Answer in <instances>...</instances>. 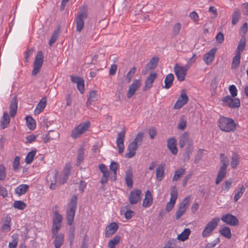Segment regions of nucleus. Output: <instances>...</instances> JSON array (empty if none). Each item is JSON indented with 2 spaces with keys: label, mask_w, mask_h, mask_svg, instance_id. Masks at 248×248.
I'll return each instance as SVG.
<instances>
[{
  "label": "nucleus",
  "mask_w": 248,
  "mask_h": 248,
  "mask_svg": "<svg viewBox=\"0 0 248 248\" xmlns=\"http://www.w3.org/2000/svg\"><path fill=\"white\" fill-rule=\"evenodd\" d=\"M77 206V197L75 195H73L70 200V201L67 204V208L66 210V219L68 225H71L72 224L75 212Z\"/></svg>",
  "instance_id": "1"
},
{
  "label": "nucleus",
  "mask_w": 248,
  "mask_h": 248,
  "mask_svg": "<svg viewBox=\"0 0 248 248\" xmlns=\"http://www.w3.org/2000/svg\"><path fill=\"white\" fill-rule=\"evenodd\" d=\"M218 126L220 130L225 132H230L235 128V124L234 121L229 118L221 117L218 122Z\"/></svg>",
  "instance_id": "2"
},
{
  "label": "nucleus",
  "mask_w": 248,
  "mask_h": 248,
  "mask_svg": "<svg viewBox=\"0 0 248 248\" xmlns=\"http://www.w3.org/2000/svg\"><path fill=\"white\" fill-rule=\"evenodd\" d=\"M220 221V218L218 217H216L212 218L205 226L202 232V236L204 238L211 236L214 231L217 227Z\"/></svg>",
  "instance_id": "3"
},
{
  "label": "nucleus",
  "mask_w": 248,
  "mask_h": 248,
  "mask_svg": "<svg viewBox=\"0 0 248 248\" xmlns=\"http://www.w3.org/2000/svg\"><path fill=\"white\" fill-rule=\"evenodd\" d=\"M70 166L69 165H66L64 169V176L60 178V180L58 179V174H54L53 175V180L51 181V183L50 185V188L51 189H55L56 188L57 184H63L65 183L67 180L68 176L70 175Z\"/></svg>",
  "instance_id": "4"
},
{
  "label": "nucleus",
  "mask_w": 248,
  "mask_h": 248,
  "mask_svg": "<svg viewBox=\"0 0 248 248\" xmlns=\"http://www.w3.org/2000/svg\"><path fill=\"white\" fill-rule=\"evenodd\" d=\"M62 217L58 212L55 211L52 216V226L51 232L53 235L57 234L61 228Z\"/></svg>",
  "instance_id": "5"
},
{
  "label": "nucleus",
  "mask_w": 248,
  "mask_h": 248,
  "mask_svg": "<svg viewBox=\"0 0 248 248\" xmlns=\"http://www.w3.org/2000/svg\"><path fill=\"white\" fill-rule=\"evenodd\" d=\"M90 126V123L89 121L79 124L73 130L71 133V137L73 139H77L79 137L88 130Z\"/></svg>",
  "instance_id": "6"
},
{
  "label": "nucleus",
  "mask_w": 248,
  "mask_h": 248,
  "mask_svg": "<svg viewBox=\"0 0 248 248\" xmlns=\"http://www.w3.org/2000/svg\"><path fill=\"white\" fill-rule=\"evenodd\" d=\"M222 105L231 108H237L240 106V100L234 97L227 95L222 99Z\"/></svg>",
  "instance_id": "7"
},
{
  "label": "nucleus",
  "mask_w": 248,
  "mask_h": 248,
  "mask_svg": "<svg viewBox=\"0 0 248 248\" xmlns=\"http://www.w3.org/2000/svg\"><path fill=\"white\" fill-rule=\"evenodd\" d=\"M44 62V56L41 51H39L35 57L33 63V68L32 71V75H36L39 72Z\"/></svg>",
  "instance_id": "8"
},
{
  "label": "nucleus",
  "mask_w": 248,
  "mask_h": 248,
  "mask_svg": "<svg viewBox=\"0 0 248 248\" xmlns=\"http://www.w3.org/2000/svg\"><path fill=\"white\" fill-rule=\"evenodd\" d=\"M188 69V66H181L177 64L175 65L174 70L179 81H183L185 80L186 72Z\"/></svg>",
  "instance_id": "9"
},
{
  "label": "nucleus",
  "mask_w": 248,
  "mask_h": 248,
  "mask_svg": "<svg viewBox=\"0 0 248 248\" xmlns=\"http://www.w3.org/2000/svg\"><path fill=\"white\" fill-rule=\"evenodd\" d=\"M170 194V201L167 203L166 206V210L168 212L172 209L178 197V192L176 187L173 186L171 188Z\"/></svg>",
  "instance_id": "10"
},
{
  "label": "nucleus",
  "mask_w": 248,
  "mask_h": 248,
  "mask_svg": "<svg viewBox=\"0 0 248 248\" xmlns=\"http://www.w3.org/2000/svg\"><path fill=\"white\" fill-rule=\"evenodd\" d=\"M220 219L231 226H237L239 223L238 218L235 216L229 213L223 215Z\"/></svg>",
  "instance_id": "11"
},
{
  "label": "nucleus",
  "mask_w": 248,
  "mask_h": 248,
  "mask_svg": "<svg viewBox=\"0 0 248 248\" xmlns=\"http://www.w3.org/2000/svg\"><path fill=\"white\" fill-rule=\"evenodd\" d=\"M188 100V96L185 90L182 91L180 96L174 105V108L175 109H180L186 104Z\"/></svg>",
  "instance_id": "12"
},
{
  "label": "nucleus",
  "mask_w": 248,
  "mask_h": 248,
  "mask_svg": "<svg viewBox=\"0 0 248 248\" xmlns=\"http://www.w3.org/2000/svg\"><path fill=\"white\" fill-rule=\"evenodd\" d=\"M140 79L134 80L132 83L129 86V89L127 92V98H131L135 94L136 91L140 88Z\"/></svg>",
  "instance_id": "13"
},
{
  "label": "nucleus",
  "mask_w": 248,
  "mask_h": 248,
  "mask_svg": "<svg viewBox=\"0 0 248 248\" xmlns=\"http://www.w3.org/2000/svg\"><path fill=\"white\" fill-rule=\"evenodd\" d=\"M125 135V131L124 130L121 131L117 135L116 143L118 149V152L120 154L122 153L124 151Z\"/></svg>",
  "instance_id": "14"
},
{
  "label": "nucleus",
  "mask_w": 248,
  "mask_h": 248,
  "mask_svg": "<svg viewBox=\"0 0 248 248\" xmlns=\"http://www.w3.org/2000/svg\"><path fill=\"white\" fill-rule=\"evenodd\" d=\"M141 198V191L139 189H135L130 192L128 198L129 202L131 204L137 203Z\"/></svg>",
  "instance_id": "15"
},
{
  "label": "nucleus",
  "mask_w": 248,
  "mask_h": 248,
  "mask_svg": "<svg viewBox=\"0 0 248 248\" xmlns=\"http://www.w3.org/2000/svg\"><path fill=\"white\" fill-rule=\"evenodd\" d=\"M217 50L216 48H213L203 55V60L207 65L211 64L214 61Z\"/></svg>",
  "instance_id": "16"
},
{
  "label": "nucleus",
  "mask_w": 248,
  "mask_h": 248,
  "mask_svg": "<svg viewBox=\"0 0 248 248\" xmlns=\"http://www.w3.org/2000/svg\"><path fill=\"white\" fill-rule=\"evenodd\" d=\"M70 78L73 82L77 84V88L80 93H83L85 90L84 81L83 79L79 77L73 76H71Z\"/></svg>",
  "instance_id": "17"
},
{
  "label": "nucleus",
  "mask_w": 248,
  "mask_h": 248,
  "mask_svg": "<svg viewBox=\"0 0 248 248\" xmlns=\"http://www.w3.org/2000/svg\"><path fill=\"white\" fill-rule=\"evenodd\" d=\"M98 168L100 170V171L103 174V176L101 178L100 182L102 184H104L106 183L108 180L109 177V171L108 170V168L106 165L103 164H99L98 166Z\"/></svg>",
  "instance_id": "18"
},
{
  "label": "nucleus",
  "mask_w": 248,
  "mask_h": 248,
  "mask_svg": "<svg viewBox=\"0 0 248 248\" xmlns=\"http://www.w3.org/2000/svg\"><path fill=\"white\" fill-rule=\"evenodd\" d=\"M118 229V225L116 222H112L108 225L105 229V236L109 237L114 234Z\"/></svg>",
  "instance_id": "19"
},
{
  "label": "nucleus",
  "mask_w": 248,
  "mask_h": 248,
  "mask_svg": "<svg viewBox=\"0 0 248 248\" xmlns=\"http://www.w3.org/2000/svg\"><path fill=\"white\" fill-rule=\"evenodd\" d=\"M157 77V74L155 73H151L147 78L145 82V86L143 88V91H146L150 89L153 84Z\"/></svg>",
  "instance_id": "20"
},
{
  "label": "nucleus",
  "mask_w": 248,
  "mask_h": 248,
  "mask_svg": "<svg viewBox=\"0 0 248 248\" xmlns=\"http://www.w3.org/2000/svg\"><path fill=\"white\" fill-rule=\"evenodd\" d=\"M176 145L177 141L174 138H170L168 140L167 147L170 152L174 155H176L178 153Z\"/></svg>",
  "instance_id": "21"
},
{
  "label": "nucleus",
  "mask_w": 248,
  "mask_h": 248,
  "mask_svg": "<svg viewBox=\"0 0 248 248\" xmlns=\"http://www.w3.org/2000/svg\"><path fill=\"white\" fill-rule=\"evenodd\" d=\"M165 165L164 164H159L155 170L156 179L158 181H161L165 175Z\"/></svg>",
  "instance_id": "22"
},
{
  "label": "nucleus",
  "mask_w": 248,
  "mask_h": 248,
  "mask_svg": "<svg viewBox=\"0 0 248 248\" xmlns=\"http://www.w3.org/2000/svg\"><path fill=\"white\" fill-rule=\"evenodd\" d=\"M85 15L83 13L79 14L76 19V29L78 31H81L84 27V19L85 18Z\"/></svg>",
  "instance_id": "23"
},
{
  "label": "nucleus",
  "mask_w": 248,
  "mask_h": 248,
  "mask_svg": "<svg viewBox=\"0 0 248 248\" xmlns=\"http://www.w3.org/2000/svg\"><path fill=\"white\" fill-rule=\"evenodd\" d=\"M138 148V146L134 143L130 142L127 147L128 152L125 154V157L127 158H130L134 156Z\"/></svg>",
  "instance_id": "24"
},
{
  "label": "nucleus",
  "mask_w": 248,
  "mask_h": 248,
  "mask_svg": "<svg viewBox=\"0 0 248 248\" xmlns=\"http://www.w3.org/2000/svg\"><path fill=\"white\" fill-rule=\"evenodd\" d=\"M153 196L151 192L149 190H147L143 201L142 206L144 208L150 207L153 203Z\"/></svg>",
  "instance_id": "25"
},
{
  "label": "nucleus",
  "mask_w": 248,
  "mask_h": 248,
  "mask_svg": "<svg viewBox=\"0 0 248 248\" xmlns=\"http://www.w3.org/2000/svg\"><path fill=\"white\" fill-rule=\"evenodd\" d=\"M192 142L191 140L189 138L188 133H184L180 138L179 145L181 148L184 147L186 144L188 145Z\"/></svg>",
  "instance_id": "26"
},
{
  "label": "nucleus",
  "mask_w": 248,
  "mask_h": 248,
  "mask_svg": "<svg viewBox=\"0 0 248 248\" xmlns=\"http://www.w3.org/2000/svg\"><path fill=\"white\" fill-rule=\"evenodd\" d=\"M52 237L54 238L53 243L55 248H60L64 242V235L62 233H58L54 235H52Z\"/></svg>",
  "instance_id": "27"
},
{
  "label": "nucleus",
  "mask_w": 248,
  "mask_h": 248,
  "mask_svg": "<svg viewBox=\"0 0 248 248\" xmlns=\"http://www.w3.org/2000/svg\"><path fill=\"white\" fill-rule=\"evenodd\" d=\"M29 188V186L26 184L19 185L15 189V193L18 196L25 194Z\"/></svg>",
  "instance_id": "28"
},
{
  "label": "nucleus",
  "mask_w": 248,
  "mask_h": 248,
  "mask_svg": "<svg viewBox=\"0 0 248 248\" xmlns=\"http://www.w3.org/2000/svg\"><path fill=\"white\" fill-rule=\"evenodd\" d=\"M125 181L127 186L131 188L133 186V172L131 169L127 170L125 172Z\"/></svg>",
  "instance_id": "29"
},
{
  "label": "nucleus",
  "mask_w": 248,
  "mask_h": 248,
  "mask_svg": "<svg viewBox=\"0 0 248 248\" xmlns=\"http://www.w3.org/2000/svg\"><path fill=\"white\" fill-rule=\"evenodd\" d=\"M9 108L10 116L14 117L16 115L17 109V102L16 98L12 99Z\"/></svg>",
  "instance_id": "30"
},
{
  "label": "nucleus",
  "mask_w": 248,
  "mask_h": 248,
  "mask_svg": "<svg viewBox=\"0 0 248 248\" xmlns=\"http://www.w3.org/2000/svg\"><path fill=\"white\" fill-rule=\"evenodd\" d=\"M46 104V98H43L37 105V106L34 111L35 114H38L42 112L45 108Z\"/></svg>",
  "instance_id": "31"
},
{
  "label": "nucleus",
  "mask_w": 248,
  "mask_h": 248,
  "mask_svg": "<svg viewBox=\"0 0 248 248\" xmlns=\"http://www.w3.org/2000/svg\"><path fill=\"white\" fill-rule=\"evenodd\" d=\"M219 233L227 239H230L232 237L231 229L228 226H224L220 227L219 230Z\"/></svg>",
  "instance_id": "32"
},
{
  "label": "nucleus",
  "mask_w": 248,
  "mask_h": 248,
  "mask_svg": "<svg viewBox=\"0 0 248 248\" xmlns=\"http://www.w3.org/2000/svg\"><path fill=\"white\" fill-rule=\"evenodd\" d=\"M10 119L7 111H4L0 121V127L2 129H4L9 125Z\"/></svg>",
  "instance_id": "33"
},
{
  "label": "nucleus",
  "mask_w": 248,
  "mask_h": 248,
  "mask_svg": "<svg viewBox=\"0 0 248 248\" xmlns=\"http://www.w3.org/2000/svg\"><path fill=\"white\" fill-rule=\"evenodd\" d=\"M227 168L224 167H220L218 171V173L216 180V184L218 185L220 182L222 181L225 177L226 174Z\"/></svg>",
  "instance_id": "34"
},
{
  "label": "nucleus",
  "mask_w": 248,
  "mask_h": 248,
  "mask_svg": "<svg viewBox=\"0 0 248 248\" xmlns=\"http://www.w3.org/2000/svg\"><path fill=\"white\" fill-rule=\"evenodd\" d=\"M245 191V187L243 185H239L237 189L235 191L234 201L237 202L242 196Z\"/></svg>",
  "instance_id": "35"
},
{
  "label": "nucleus",
  "mask_w": 248,
  "mask_h": 248,
  "mask_svg": "<svg viewBox=\"0 0 248 248\" xmlns=\"http://www.w3.org/2000/svg\"><path fill=\"white\" fill-rule=\"evenodd\" d=\"M190 230L188 228L185 229L180 234L177 236V239L182 241L186 240L190 234Z\"/></svg>",
  "instance_id": "36"
},
{
  "label": "nucleus",
  "mask_w": 248,
  "mask_h": 248,
  "mask_svg": "<svg viewBox=\"0 0 248 248\" xmlns=\"http://www.w3.org/2000/svg\"><path fill=\"white\" fill-rule=\"evenodd\" d=\"M174 79V76L172 74H169L167 75L165 78V86L164 88L168 89L172 85Z\"/></svg>",
  "instance_id": "37"
},
{
  "label": "nucleus",
  "mask_w": 248,
  "mask_h": 248,
  "mask_svg": "<svg viewBox=\"0 0 248 248\" xmlns=\"http://www.w3.org/2000/svg\"><path fill=\"white\" fill-rule=\"evenodd\" d=\"M121 241V237L119 235H115L108 243V248H115V246L118 245Z\"/></svg>",
  "instance_id": "38"
},
{
  "label": "nucleus",
  "mask_w": 248,
  "mask_h": 248,
  "mask_svg": "<svg viewBox=\"0 0 248 248\" xmlns=\"http://www.w3.org/2000/svg\"><path fill=\"white\" fill-rule=\"evenodd\" d=\"M240 163L239 156L236 154H233L231 161V166L232 168H236Z\"/></svg>",
  "instance_id": "39"
},
{
  "label": "nucleus",
  "mask_w": 248,
  "mask_h": 248,
  "mask_svg": "<svg viewBox=\"0 0 248 248\" xmlns=\"http://www.w3.org/2000/svg\"><path fill=\"white\" fill-rule=\"evenodd\" d=\"M185 169L180 168L175 171L174 174L172 177L173 181H177L185 173Z\"/></svg>",
  "instance_id": "40"
},
{
  "label": "nucleus",
  "mask_w": 248,
  "mask_h": 248,
  "mask_svg": "<svg viewBox=\"0 0 248 248\" xmlns=\"http://www.w3.org/2000/svg\"><path fill=\"white\" fill-rule=\"evenodd\" d=\"M26 124L31 130H34L36 127V124L33 119L30 116L26 117Z\"/></svg>",
  "instance_id": "41"
},
{
  "label": "nucleus",
  "mask_w": 248,
  "mask_h": 248,
  "mask_svg": "<svg viewBox=\"0 0 248 248\" xmlns=\"http://www.w3.org/2000/svg\"><path fill=\"white\" fill-rule=\"evenodd\" d=\"M193 143L187 145L186 149V151L184 154V161H187L190 158V155L193 151Z\"/></svg>",
  "instance_id": "42"
},
{
  "label": "nucleus",
  "mask_w": 248,
  "mask_h": 248,
  "mask_svg": "<svg viewBox=\"0 0 248 248\" xmlns=\"http://www.w3.org/2000/svg\"><path fill=\"white\" fill-rule=\"evenodd\" d=\"M240 54L236 53V55L234 57L232 64V69H235L239 66L240 62Z\"/></svg>",
  "instance_id": "43"
},
{
  "label": "nucleus",
  "mask_w": 248,
  "mask_h": 248,
  "mask_svg": "<svg viewBox=\"0 0 248 248\" xmlns=\"http://www.w3.org/2000/svg\"><path fill=\"white\" fill-rule=\"evenodd\" d=\"M246 46V39L244 37L241 38L239 41L238 45L237 47L236 52L241 54L245 49Z\"/></svg>",
  "instance_id": "44"
},
{
  "label": "nucleus",
  "mask_w": 248,
  "mask_h": 248,
  "mask_svg": "<svg viewBox=\"0 0 248 248\" xmlns=\"http://www.w3.org/2000/svg\"><path fill=\"white\" fill-rule=\"evenodd\" d=\"M97 100V96L96 92L94 91H91L87 100V105L91 104L92 102L95 101Z\"/></svg>",
  "instance_id": "45"
},
{
  "label": "nucleus",
  "mask_w": 248,
  "mask_h": 248,
  "mask_svg": "<svg viewBox=\"0 0 248 248\" xmlns=\"http://www.w3.org/2000/svg\"><path fill=\"white\" fill-rule=\"evenodd\" d=\"M186 120L184 116H181L179 121L177 128L179 130H184L186 128Z\"/></svg>",
  "instance_id": "46"
},
{
  "label": "nucleus",
  "mask_w": 248,
  "mask_h": 248,
  "mask_svg": "<svg viewBox=\"0 0 248 248\" xmlns=\"http://www.w3.org/2000/svg\"><path fill=\"white\" fill-rule=\"evenodd\" d=\"M13 206L16 209L23 210L26 208V204L21 201H16L13 203Z\"/></svg>",
  "instance_id": "47"
},
{
  "label": "nucleus",
  "mask_w": 248,
  "mask_h": 248,
  "mask_svg": "<svg viewBox=\"0 0 248 248\" xmlns=\"http://www.w3.org/2000/svg\"><path fill=\"white\" fill-rule=\"evenodd\" d=\"M110 170L113 172V180H115L117 178V170L118 168V165L117 163L114 161H112L110 165Z\"/></svg>",
  "instance_id": "48"
},
{
  "label": "nucleus",
  "mask_w": 248,
  "mask_h": 248,
  "mask_svg": "<svg viewBox=\"0 0 248 248\" xmlns=\"http://www.w3.org/2000/svg\"><path fill=\"white\" fill-rule=\"evenodd\" d=\"M36 151H31L26 155L25 162L27 164H30L33 160L34 157L36 155Z\"/></svg>",
  "instance_id": "49"
},
{
  "label": "nucleus",
  "mask_w": 248,
  "mask_h": 248,
  "mask_svg": "<svg viewBox=\"0 0 248 248\" xmlns=\"http://www.w3.org/2000/svg\"><path fill=\"white\" fill-rule=\"evenodd\" d=\"M78 157H77V164L78 165L80 164L81 162L83 160L84 155V149L83 148H80L78 150Z\"/></svg>",
  "instance_id": "50"
},
{
  "label": "nucleus",
  "mask_w": 248,
  "mask_h": 248,
  "mask_svg": "<svg viewBox=\"0 0 248 248\" xmlns=\"http://www.w3.org/2000/svg\"><path fill=\"white\" fill-rule=\"evenodd\" d=\"M158 59L156 57H153L147 63V67L149 69L155 68L158 63Z\"/></svg>",
  "instance_id": "51"
},
{
  "label": "nucleus",
  "mask_w": 248,
  "mask_h": 248,
  "mask_svg": "<svg viewBox=\"0 0 248 248\" xmlns=\"http://www.w3.org/2000/svg\"><path fill=\"white\" fill-rule=\"evenodd\" d=\"M143 138V133L142 132L138 133V134L136 136L134 140L132 141V143H134L137 146H139V145L141 144Z\"/></svg>",
  "instance_id": "52"
},
{
  "label": "nucleus",
  "mask_w": 248,
  "mask_h": 248,
  "mask_svg": "<svg viewBox=\"0 0 248 248\" xmlns=\"http://www.w3.org/2000/svg\"><path fill=\"white\" fill-rule=\"evenodd\" d=\"M59 137V134L56 131H49L46 135L48 140H56Z\"/></svg>",
  "instance_id": "53"
},
{
  "label": "nucleus",
  "mask_w": 248,
  "mask_h": 248,
  "mask_svg": "<svg viewBox=\"0 0 248 248\" xmlns=\"http://www.w3.org/2000/svg\"><path fill=\"white\" fill-rule=\"evenodd\" d=\"M12 241L9 243V248H16L17 245V237L16 235L14 234L12 236Z\"/></svg>",
  "instance_id": "54"
},
{
  "label": "nucleus",
  "mask_w": 248,
  "mask_h": 248,
  "mask_svg": "<svg viewBox=\"0 0 248 248\" xmlns=\"http://www.w3.org/2000/svg\"><path fill=\"white\" fill-rule=\"evenodd\" d=\"M186 208L179 205V208L176 213V219H179L186 212Z\"/></svg>",
  "instance_id": "55"
},
{
  "label": "nucleus",
  "mask_w": 248,
  "mask_h": 248,
  "mask_svg": "<svg viewBox=\"0 0 248 248\" xmlns=\"http://www.w3.org/2000/svg\"><path fill=\"white\" fill-rule=\"evenodd\" d=\"M136 71V68L135 67H132L128 73L127 74L126 78L127 80V82H130L131 79L133 78L134 74L135 73Z\"/></svg>",
  "instance_id": "56"
},
{
  "label": "nucleus",
  "mask_w": 248,
  "mask_h": 248,
  "mask_svg": "<svg viewBox=\"0 0 248 248\" xmlns=\"http://www.w3.org/2000/svg\"><path fill=\"white\" fill-rule=\"evenodd\" d=\"M220 161L222 163L221 167L227 168V166L229 164V161L227 157L223 154H220Z\"/></svg>",
  "instance_id": "57"
},
{
  "label": "nucleus",
  "mask_w": 248,
  "mask_h": 248,
  "mask_svg": "<svg viewBox=\"0 0 248 248\" xmlns=\"http://www.w3.org/2000/svg\"><path fill=\"white\" fill-rule=\"evenodd\" d=\"M240 16V13L238 11H235L232 16V24H236L239 19Z\"/></svg>",
  "instance_id": "58"
},
{
  "label": "nucleus",
  "mask_w": 248,
  "mask_h": 248,
  "mask_svg": "<svg viewBox=\"0 0 248 248\" xmlns=\"http://www.w3.org/2000/svg\"><path fill=\"white\" fill-rule=\"evenodd\" d=\"M190 201V197L187 196L183 200L182 202L179 205L185 207L187 209L189 206Z\"/></svg>",
  "instance_id": "59"
},
{
  "label": "nucleus",
  "mask_w": 248,
  "mask_h": 248,
  "mask_svg": "<svg viewBox=\"0 0 248 248\" xmlns=\"http://www.w3.org/2000/svg\"><path fill=\"white\" fill-rule=\"evenodd\" d=\"M176 243V239H170L169 240L167 244L165 245L163 248H172L173 246H175Z\"/></svg>",
  "instance_id": "60"
},
{
  "label": "nucleus",
  "mask_w": 248,
  "mask_h": 248,
  "mask_svg": "<svg viewBox=\"0 0 248 248\" xmlns=\"http://www.w3.org/2000/svg\"><path fill=\"white\" fill-rule=\"evenodd\" d=\"M229 91L231 94V96L235 97L237 94V90L234 85H232L229 87Z\"/></svg>",
  "instance_id": "61"
},
{
  "label": "nucleus",
  "mask_w": 248,
  "mask_h": 248,
  "mask_svg": "<svg viewBox=\"0 0 248 248\" xmlns=\"http://www.w3.org/2000/svg\"><path fill=\"white\" fill-rule=\"evenodd\" d=\"M181 25L179 23H176L173 27L172 30V33L174 35H177L179 33Z\"/></svg>",
  "instance_id": "62"
},
{
  "label": "nucleus",
  "mask_w": 248,
  "mask_h": 248,
  "mask_svg": "<svg viewBox=\"0 0 248 248\" xmlns=\"http://www.w3.org/2000/svg\"><path fill=\"white\" fill-rule=\"evenodd\" d=\"M20 158L19 156H16L14 159L13 164V169L15 171L17 170L20 163H19Z\"/></svg>",
  "instance_id": "63"
},
{
  "label": "nucleus",
  "mask_w": 248,
  "mask_h": 248,
  "mask_svg": "<svg viewBox=\"0 0 248 248\" xmlns=\"http://www.w3.org/2000/svg\"><path fill=\"white\" fill-rule=\"evenodd\" d=\"M6 177V172L5 167L2 165H0V180H3Z\"/></svg>",
  "instance_id": "64"
}]
</instances>
